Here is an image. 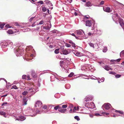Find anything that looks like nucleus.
<instances>
[{
	"label": "nucleus",
	"mask_w": 124,
	"mask_h": 124,
	"mask_svg": "<svg viewBox=\"0 0 124 124\" xmlns=\"http://www.w3.org/2000/svg\"><path fill=\"white\" fill-rule=\"evenodd\" d=\"M27 76L26 75H23L22 76V79H26L27 78Z\"/></svg>",
	"instance_id": "29"
},
{
	"label": "nucleus",
	"mask_w": 124,
	"mask_h": 124,
	"mask_svg": "<svg viewBox=\"0 0 124 124\" xmlns=\"http://www.w3.org/2000/svg\"><path fill=\"white\" fill-rule=\"evenodd\" d=\"M7 32L9 34H13V32L11 30H10L7 31Z\"/></svg>",
	"instance_id": "20"
},
{
	"label": "nucleus",
	"mask_w": 124,
	"mask_h": 124,
	"mask_svg": "<svg viewBox=\"0 0 124 124\" xmlns=\"http://www.w3.org/2000/svg\"><path fill=\"white\" fill-rule=\"evenodd\" d=\"M82 1L84 2H86V0H82Z\"/></svg>",
	"instance_id": "64"
},
{
	"label": "nucleus",
	"mask_w": 124,
	"mask_h": 124,
	"mask_svg": "<svg viewBox=\"0 0 124 124\" xmlns=\"http://www.w3.org/2000/svg\"><path fill=\"white\" fill-rule=\"evenodd\" d=\"M33 88H30L28 90V91H30L31 90H32Z\"/></svg>",
	"instance_id": "58"
},
{
	"label": "nucleus",
	"mask_w": 124,
	"mask_h": 124,
	"mask_svg": "<svg viewBox=\"0 0 124 124\" xmlns=\"http://www.w3.org/2000/svg\"><path fill=\"white\" fill-rule=\"evenodd\" d=\"M104 10L106 12L110 13L112 11V10H111L110 8L109 7H105L103 8Z\"/></svg>",
	"instance_id": "5"
},
{
	"label": "nucleus",
	"mask_w": 124,
	"mask_h": 124,
	"mask_svg": "<svg viewBox=\"0 0 124 124\" xmlns=\"http://www.w3.org/2000/svg\"><path fill=\"white\" fill-rule=\"evenodd\" d=\"M103 68L106 70L108 71L109 70H112V69L109 67L108 66L105 65L103 66Z\"/></svg>",
	"instance_id": "10"
},
{
	"label": "nucleus",
	"mask_w": 124,
	"mask_h": 124,
	"mask_svg": "<svg viewBox=\"0 0 124 124\" xmlns=\"http://www.w3.org/2000/svg\"><path fill=\"white\" fill-rule=\"evenodd\" d=\"M69 60L70 59L69 58H67L66 59H65L64 60V61H66V60H67L69 61Z\"/></svg>",
	"instance_id": "59"
},
{
	"label": "nucleus",
	"mask_w": 124,
	"mask_h": 124,
	"mask_svg": "<svg viewBox=\"0 0 124 124\" xmlns=\"http://www.w3.org/2000/svg\"><path fill=\"white\" fill-rule=\"evenodd\" d=\"M95 116H99V115H100L98 114H95Z\"/></svg>",
	"instance_id": "63"
},
{
	"label": "nucleus",
	"mask_w": 124,
	"mask_h": 124,
	"mask_svg": "<svg viewBox=\"0 0 124 124\" xmlns=\"http://www.w3.org/2000/svg\"><path fill=\"white\" fill-rule=\"evenodd\" d=\"M79 108L78 107H74V109H73V110H78Z\"/></svg>",
	"instance_id": "40"
},
{
	"label": "nucleus",
	"mask_w": 124,
	"mask_h": 124,
	"mask_svg": "<svg viewBox=\"0 0 124 124\" xmlns=\"http://www.w3.org/2000/svg\"><path fill=\"white\" fill-rule=\"evenodd\" d=\"M42 27L43 29H45L46 30H48L50 29V28L48 26L45 27L43 26Z\"/></svg>",
	"instance_id": "23"
},
{
	"label": "nucleus",
	"mask_w": 124,
	"mask_h": 124,
	"mask_svg": "<svg viewBox=\"0 0 124 124\" xmlns=\"http://www.w3.org/2000/svg\"><path fill=\"white\" fill-rule=\"evenodd\" d=\"M92 34L90 32H89L88 33V35L89 36H91L92 35Z\"/></svg>",
	"instance_id": "57"
},
{
	"label": "nucleus",
	"mask_w": 124,
	"mask_h": 124,
	"mask_svg": "<svg viewBox=\"0 0 124 124\" xmlns=\"http://www.w3.org/2000/svg\"><path fill=\"white\" fill-rule=\"evenodd\" d=\"M89 44L90 46L92 47H93L94 48H95V49H96L97 48L95 47V46H96V45H97V44H95V45H94L92 43H89Z\"/></svg>",
	"instance_id": "18"
},
{
	"label": "nucleus",
	"mask_w": 124,
	"mask_h": 124,
	"mask_svg": "<svg viewBox=\"0 0 124 124\" xmlns=\"http://www.w3.org/2000/svg\"><path fill=\"white\" fill-rule=\"evenodd\" d=\"M61 53H62V54L64 55H67L68 54V51L66 50H64L62 51Z\"/></svg>",
	"instance_id": "12"
},
{
	"label": "nucleus",
	"mask_w": 124,
	"mask_h": 124,
	"mask_svg": "<svg viewBox=\"0 0 124 124\" xmlns=\"http://www.w3.org/2000/svg\"><path fill=\"white\" fill-rule=\"evenodd\" d=\"M67 105H63L62 106V107L63 108H66L67 107Z\"/></svg>",
	"instance_id": "36"
},
{
	"label": "nucleus",
	"mask_w": 124,
	"mask_h": 124,
	"mask_svg": "<svg viewBox=\"0 0 124 124\" xmlns=\"http://www.w3.org/2000/svg\"><path fill=\"white\" fill-rule=\"evenodd\" d=\"M49 47L51 48H54V46L53 45H50L49 46Z\"/></svg>",
	"instance_id": "38"
},
{
	"label": "nucleus",
	"mask_w": 124,
	"mask_h": 124,
	"mask_svg": "<svg viewBox=\"0 0 124 124\" xmlns=\"http://www.w3.org/2000/svg\"><path fill=\"white\" fill-rule=\"evenodd\" d=\"M72 46L73 47H74L75 46V44L73 42L72 43Z\"/></svg>",
	"instance_id": "52"
},
{
	"label": "nucleus",
	"mask_w": 124,
	"mask_h": 124,
	"mask_svg": "<svg viewBox=\"0 0 124 124\" xmlns=\"http://www.w3.org/2000/svg\"><path fill=\"white\" fill-rule=\"evenodd\" d=\"M12 88L15 89H18V88L16 85H14L12 86Z\"/></svg>",
	"instance_id": "35"
},
{
	"label": "nucleus",
	"mask_w": 124,
	"mask_h": 124,
	"mask_svg": "<svg viewBox=\"0 0 124 124\" xmlns=\"http://www.w3.org/2000/svg\"><path fill=\"white\" fill-rule=\"evenodd\" d=\"M14 52L16 55L17 56L22 55L23 54V50L22 49H21L19 47L16 48L15 49Z\"/></svg>",
	"instance_id": "1"
},
{
	"label": "nucleus",
	"mask_w": 124,
	"mask_h": 124,
	"mask_svg": "<svg viewBox=\"0 0 124 124\" xmlns=\"http://www.w3.org/2000/svg\"><path fill=\"white\" fill-rule=\"evenodd\" d=\"M7 104V102H4L2 104L1 106H3L5 104Z\"/></svg>",
	"instance_id": "50"
},
{
	"label": "nucleus",
	"mask_w": 124,
	"mask_h": 124,
	"mask_svg": "<svg viewBox=\"0 0 124 124\" xmlns=\"http://www.w3.org/2000/svg\"><path fill=\"white\" fill-rule=\"evenodd\" d=\"M74 74L73 72H71L70 73V74L68 76L69 77H71Z\"/></svg>",
	"instance_id": "31"
},
{
	"label": "nucleus",
	"mask_w": 124,
	"mask_h": 124,
	"mask_svg": "<svg viewBox=\"0 0 124 124\" xmlns=\"http://www.w3.org/2000/svg\"><path fill=\"white\" fill-rule=\"evenodd\" d=\"M15 25L16 26H19L20 27L21 26L20 25V24H19L18 23H15Z\"/></svg>",
	"instance_id": "44"
},
{
	"label": "nucleus",
	"mask_w": 124,
	"mask_h": 124,
	"mask_svg": "<svg viewBox=\"0 0 124 124\" xmlns=\"http://www.w3.org/2000/svg\"><path fill=\"white\" fill-rule=\"evenodd\" d=\"M65 46H66L68 47H70L71 46L68 43H66V44Z\"/></svg>",
	"instance_id": "39"
},
{
	"label": "nucleus",
	"mask_w": 124,
	"mask_h": 124,
	"mask_svg": "<svg viewBox=\"0 0 124 124\" xmlns=\"http://www.w3.org/2000/svg\"><path fill=\"white\" fill-rule=\"evenodd\" d=\"M0 115H3L5 117H7L6 113L4 112H0Z\"/></svg>",
	"instance_id": "14"
},
{
	"label": "nucleus",
	"mask_w": 124,
	"mask_h": 124,
	"mask_svg": "<svg viewBox=\"0 0 124 124\" xmlns=\"http://www.w3.org/2000/svg\"><path fill=\"white\" fill-rule=\"evenodd\" d=\"M35 22L33 23L32 24V26H35L36 24L35 23Z\"/></svg>",
	"instance_id": "54"
},
{
	"label": "nucleus",
	"mask_w": 124,
	"mask_h": 124,
	"mask_svg": "<svg viewBox=\"0 0 124 124\" xmlns=\"http://www.w3.org/2000/svg\"><path fill=\"white\" fill-rule=\"evenodd\" d=\"M42 106V103L41 101H38L36 102L35 107L36 108H41Z\"/></svg>",
	"instance_id": "2"
},
{
	"label": "nucleus",
	"mask_w": 124,
	"mask_h": 124,
	"mask_svg": "<svg viewBox=\"0 0 124 124\" xmlns=\"http://www.w3.org/2000/svg\"><path fill=\"white\" fill-rule=\"evenodd\" d=\"M114 16H114H115L116 18V17H118V15L116 13L115 14V15H114Z\"/></svg>",
	"instance_id": "48"
},
{
	"label": "nucleus",
	"mask_w": 124,
	"mask_h": 124,
	"mask_svg": "<svg viewBox=\"0 0 124 124\" xmlns=\"http://www.w3.org/2000/svg\"><path fill=\"white\" fill-rule=\"evenodd\" d=\"M59 48H58L56 49L54 51V53L56 54H57L59 53Z\"/></svg>",
	"instance_id": "22"
},
{
	"label": "nucleus",
	"mask_w": 124,
	"mask_h": 124,
	"mask_svg": "<svg viewBox=\"0 0 124 124\" xmlns=\"http://www.w3.org/2000/svg\"><path fill=\"white\" fill-rule=\"evenodd\" d=\"M25 119V118L24 116H19L18 118H17L16 120H20L21 121H23Z\"/></svg>",
	"instance_id": "9"
},
{
	"label": "nucleus",
	"mask_w": 124,
	"mask_h": 124,
	"mask_svg": "<svg viewBox=\"0 0 124 124\" xmlns=\"http://www.w3.org/2000/svg\"><path fill=\"white\" fill-rule=\"evenodd\" d=\"M34 18L33 17V18H30V20H29L30 22H31L32 21L33 19Z\"/></svg>",
	"instance_id": "53"
},
{
	"label": "nucleus",
	"mask_w": 124,
	"mask_h": 124,
	"mask_svg": "<svg viewBox=\"0 0 124 124\" xmlns=\"http://www.w3.org/2000/svg\"><path fill=\"white\" fill-rule=\"evenodd\" d=\"M74 118L78 121L80 119L79 117L77 116H75L74 117Z\"/></svg>",
	"instance_id": "30"
},
{
	"label": "nucleus",
	"mask_w": 124,
	"mask_h": 124,
	"mask_svg": "<svg viewBox=\"0 0 124 124\" xmlns=\"http://www.w3.org/2000/svg\"><path fill=\"white\" fill-rule=\"evenodd\" d=\"M107 51V47H105L103 49V52H105Z\"/></svg>",
	"instance_id": "32"
},
{
	"label": "nucleus",
	"mask_w": 124,
	"mask_h": 124,
	"mask_svg": "<svg viewBox=\"0 0 124 124\" xmlns=\"http://www.w3.org/2000/svg\"><path fill=\"white\" fill-rule=\"evenodd\" d=\"M40 28V27H37V28H36V29H35V30H39Z\"/></svg>",
	"instance_id": "51"
},
{
	"label": "nucleus",
	"mask_w": 124,
	"mask_h": 124,
	"mask_svg": "<svg viewBox=\"0 0 124 124\" xmlns=\"http://www.w3.org/2000/svg\"><path fill=\"white\" fill-rule=\"evenodd\" d=\"M60 108V106H56L54 107V109L55 110H57L59 108V109Z\"/></svg>",
	"instance_id": "28"
},
{
	"label": "nucleus",
	"mask_w": 124,
	"mask_h": 124,
	"mask_svg": "<svg viewBox=\"0 0 124 124\" xmlns=\"http://www.w3.org/2000/svg\"><path fill=\"white\" fill-rule=\"evenodd\" d=\"M7 95H8L7 94H6L5 95H2V96H1V97H5V96H7Z\"/></svg>",
	"instance_id": "61"
},
{
	"label": "nucleus",
	"mask_w": 124,
	"mask_h": 124,
	"mask_svg": "<svg viewBox=\"0 0 124 124\" xmlns=\"http://www.w3.org/2000/svg\"><path fill=\"white\" fill-rule=\"evenodd\" d=\"M42 10L43 12H45L46 11V9L45 7H43L42 8Z\"/></svg>",
	"instance_id": "27"
},
{
	"label": "nucleus",
	"mask_w": 124,
	"mask_h": 124,
	"mask_svg": "<svg viewBox=\"0 0 124 124\" xmlns=\"http://www.w3.org/2000/svg\"><path fill=\"white\" fill-rule=\"evenodd\" d=\"M56 31H57L56 30H54L52 31V32L53 33H56Z\"/></svg>",
	"instance_id": "55"
},
{
	"label": "nucleus",
	"mask_w": 124,
	"mask_h": 124,
	"mask_svg": "<svg viewBox=\"0 0 124 124\" xmlns=\"http://www.w3.org/2000/svg\"><path fill=\"white\" fill-rule=\"evenodd\" d=\"M76 33L79 36H82L84 35V32L82 30H78L77 31Z\"/></svg>",
	"instance_id": "3"
},
{
	"label": "nucleus",
	"mask_w": 124,
	"mask_h": 124,
	"mask_svg": "<svg viewBox=\"0 0 124 124\" xmlns=\"http://www.w3.org/2000/svg\"><path fill=\"white\" fill-rule=\"evenodd\" d=\"M89 16L88 15H86L84 17V19H88L89 18Z\"/></svg>",
	"instance_id": "24"
},
{
	"label": "nucleus",
	"mask_w": 124,
	"mask_h": 124,
	"mask_svg": "<svg viewBox=\"0 0 124 124\" xmlns=\"http://www.w3.org/2000/svg\"><path fill=\"white\" fill-rule=\"evenodd\" d=\"M44 22V21L43 20H42L39 23V24H43Z\"/></svg>",
	"instance_id": "34"
},
{
	"label": "nucleus",
	"mask_w": 124,
	"mask_h": 124,
	"mask_svg": "<svg viewBox=\"0 0 124 124\" xmlns=\"http://www.w3.org/2000/svg\"><path fill=\"white\" fill-rule=\"evenodd\" d=\"M92 25V22L90 20H87L86 22L85 25L86 26L90 27Z\"/></svg>",
	"instance_id": "8"
},
{
	"label": "nucleus",
	"mask_w": 124,
	"mask_h": 124,
	"mask_svg": "<svg viewBox=\"0 0 124 124\" xmlns=\"http://www.w3.org/2000/svg\"><path fill=\"white\" fill-rule=\"evenodd\" d=\"M75 54L78 56H81L82 55V54L80 52H77Z\"/></svg>",
	"instance_id": "16"
},
{
	"label": "nucleus",
	"mask_w": 124,
	"mask_h": 124,
	"mask_svg": "<svg viewBox=\"0 0 124 124\" xmlns=\"http://www.w3.org/2000/svg\"><path fill=\"white\" fill-rule=\"evenodd\" d=\"M31 75L33 76L34 78H35L36 77V76H35V72L33 71H31Z\"/></svg>",
	"instance_id": "15"
},
{
	"label": "nucleus",
	"mask_w": 124,
	"mask_h": 124,
	"mask_svg": "<svg viewBox=\"0 0 124 124\" xmlns=\"http://www.w3.org/2000/svg\"><path fill=\"white\" fill-rule=\"evenodd\" d=\"M119 23L122 28L124 29V24L123 19L120 18L119 19Z\"/></svg>",
	"instance_id": "4"
},
{
	"label": "nucleus",
	"mask_w": 124,
	"mask_h": 124,
	"mask_svg": "<svg viewBox=\"0 0 124 124\" xmlns=\"http://www.w3.org/2000/svg\"><path fill=\"white\" fill-rule=\"evenodd\" d=\"M104 106L105 109L108 110L109 108L111 105L109 103H106L104 104Z\"/></svg>",
	"instance_id": "6"
},
{
	"label": "nucleus",
	"mask_w": 124,
	"mask_h": 124,
	"mask_svg": "<svg viewBox=\"0 0 124 124\" xmlns=\"http://www.w3.org/2000/svg\"><path fill=\"white\" fill-rule=\"evenodd\" d=\"M109 73L113 75H115L116 74V73H115V72L113 71L109 72Z\"/></svg>",
	"instance_id": "37"
},
{
	"label": "nucleus",
	"mask_w": 124,
	"mask_h": 124,
	"mask_svg": "<svg viewBox=\"0 0 124 124\" xmlns=\"http://www.w3.org/2000/svg\"><path fill=\"white\" fill-rule=\"evenodd\" d=\"M70 107L71 108L73 107V105L72 104H70Z\"/></svg>",
	"instance_id": "56"
},
{
	"label": "nucleus",
	"mask_w": 124,
	"mask_h": 124,
	"mask_svg": "<svg viewBox=\"0 0 124 124\" xmlns=\"http://www.w3.org/2000/svg\"><path fill=\"white\" fill-rule=\"evenodd\" d=\"M74 15L75 16H76L77 15V13L76 12H75L74 13Z\"/></svg>",
	"instance_id": "62"
},
{
	"label": "nucleus",
	"mask_w": 124,
	"mask_h": 124,
	"mask_svg": "<svg viewBox=\"0 0 124 124\" xmlns=\"http://www.w3.org/2000/svg\"><path fill=\"white\" fill-rule=\"evenodd\" d=\"M39 3H40L41 4H43L44 3L42 1H40L38 2Z\"/></svg>",
	"instance_id": "41"
},
{
	"label": "nucleus",
	"mask_w": 124,
	"mask_h": 124,
	"mask_svg": "<svg viewBox=\"0 0 124 124\" xmlns=\"http://www.w3.org/2000/svg\"><path fill=\"white\" fill-rule=\"evenodd\" d=\"M67 110L66 109H58V110L59 111L62 113H64Z\"/></svg>",
	"instance_id": "13"
},
{
	"label": "nucleus",
	"mask_w": 124,
	"mask_h": 124,
	"mask_svg": "<svg viewBox=\"0 0 124 124\" xmlns=\"http://www.w3.org/2000/svg\"><path fill=\"white\" fill-rule=\"evenodd\" d=\"M28 93V92L27 91H25L22 93V94L23 95H26Z\"/></svg>",
	"instance_id": "25"
},
{
	"label": "nucleus",
	"mask_w": 124,
	"mask_h": 124,
	"mask_svg": "<svg viewBox=\"0 0 124 124\" xmlns=\"http://www.w3.org/2000/svg\"><path fill=\"white\" fill-rule=\"evenodd\" d=\"M104 3V1H101L100 3V4L102 5H103Z\"/></svg>",
	"instance_id": "49"
},
{
	"label": "nucleus",
	"mask_w": 124,
	"mask_h": 124,
	"mask_svg": "<svg viewBox=\"0 0 124 124\" xmlns=\"http://www.w3.org/2000/svg\"><path fill=\"white\" fill-rule=\"evenodd\" d=\"M91 6V3L90 1H88L85 4L86 6L89 7Z\"/></svg>",
	"instance_id": "17"
},
{
	"label": "nucleus",
	"mask_w": 124,
	"mask_h": 124,
	"mask_svg": "<svg viewBox=\"0 0 124 124\" xmlns=\"http://www.w3.org/2000/svg\"><path fill=\"white\" fill-rule=\"evenodd\" d=\"M71 35L72 36H74V37H75V38H76L77 39H78V37H76V35H75V34L73 33H72L71 34Z\"/></svg>",
	"instance_id": "46"
},
{
	"label": "nucleus",
	"mask_w": 124,
	"mask_h": 124,
	"mask_svg": "<svg viewBox=\"0 0 124 124\" xmlns=\"http://www.w3.org/2000/svg\"><path fill=\"white\" fill-rule=\"evenodd\" d=\"M64 62H65V61H60V66L62 67V66L63 65Z\"/></svg>",
	"instance_id": "21"
},
{
	"label": "nucleus",
	"mask_w": 124,
	"mask_h": 124,
	"mask_svg": "<svg viewBox=\"0 0 124 124\" xmlns=\"http://www.w3.org/2000/svg\"><path fill=\"white\" fill-rule=\"evenodd\" d=\"M27 99L25 97L23 98V105H26L27 104Z\"/></svg>",
	"instance_id": "11"
},
{
	"label": "nucleus",
	"mask_w": 124,
	"mask_h": 124,
	"mask_svg": "<svg viewBox=\"0 0 124 124\" xmlns=\"http://www.w3.org/2000/svg\"><path fill=\"white\" fill-rule=\"evenodd\" d=\"M5 24L4 23H0V27L1 28H3L4 26L5 25Z\"/></svg>",
	"instance_id": "26"
},
{
	"label": "nucleus",
	"mask_w": 124,
	"mask_h": 124,
	"mask_svg": "<svg viewBox=\"0 0 124 124\" xmlns=\"http://www.w3.org/2000/svg\"><path fill=\"white\" fill-rule=\"evenodd\" d=\"M5 27L7 28H11V27H10L8 24H7L6 25Z\"/></svg>",
	"instance_id": "43"
},
{
	"label": "nucleus",
	"mask_w": 124,
	"mask_h": 124,
	"mask_svg": "<svg viewBox=\"0 0 124 124\" xmlns=\"http://www.w3.org/2000/svg\"><path fill=\"white\" fill-rule=\"evenodd\" d=\"M121 59H120V58L118 59H117V60H116V61H117V62H119L120 61V60H121Z\"/></svg>",
	"instance_id": "60"
},
{
	"label": "nucleus",
	"mask_w": 124,
	"mask_h": 124,
	"mask_svg": "<svg viewBox=\"0 0 124 124\" xmlns=\"http://www.w3.org/2000/svg\"><path fill=\"white\" fill-rule=\"evenodd\" d=\"M115 112L116 113H118L121 114H122L123 113V112L122 111L116 110Z\"/></svg>",
	"instance_id": "19"
},
{
	"label": "nucleus",
	"mask_w": 124,
	"mask_h": 124,
	"mask_svg": "<svg viewBox=\"0 0 124 124\" xmlns=\"http://www.w3.org/2000/svg\"><path fill=\"white\" fill-rule=\"evenodd\" d=\"M27 80H30L31 79L30 78V76L29 75H28L27 77Z\"/></svg>",
	"instance_id": "47"
},
{
	"label": "nucleus",
	"mask_w": 124,
	"mask_h": 124,
	"mask_svg": "<svg viewBox=\"0 0 124 124\" xmlns=\"http://www.w3.org/2000/svg\"><path fill=\"white\" fill-rule=\"evenodd\" d=\"M121 76V75H120L119 74H117L116 75H115V77L116 78H120Z\"/></svg>",
	"instance_id": "33"
},
{
	"label": "nucleus",
	"mask_w": 124,
	"mask_h": 124,
	"mask_svg": "<svg viewBox=\"0 0 124 124\" xmlns=\"http://www.w3.org/2000/svg\"><path fill=\"white\" fill-rule=\"evenodd\" d=\"M32 91H31L30 92V93H32V94H35V92H34L33 91V90L32 89Z\"/></svg>",
	"instance_id": "42"
},
{
	"label": "nucleus",
	"mask_w": 124,
	"mask_h": 124,
	"mask_svg": "<svg viewBox=\"0 0 124 124\" xmlns=\"http://www.w3.org/2000/svg\"><path fill=\"white\" fill-rule=\"evenodd\" d=\"M47 108V107L46 105H44L43 106V108L45 109H46Z\"/></svg>",
	"instance_id": "45"
},
{
	"label": "nucleus",
	"mask_w": 124,
	"mask_h": 124,
	"mask_svg": "<svg viewBox=\"0 0 124 124\" xmlns=\"http://www.w3.org/2000/svg\"><path fill=\"white\" fill-rule=\"evenodd\" d=\"M62 53H61V54L58 56L57 58L59 59H60L63 60L65 58V56L63 55Z\"/></svg>",
	"instance_id": "7"
}]
</instances>
